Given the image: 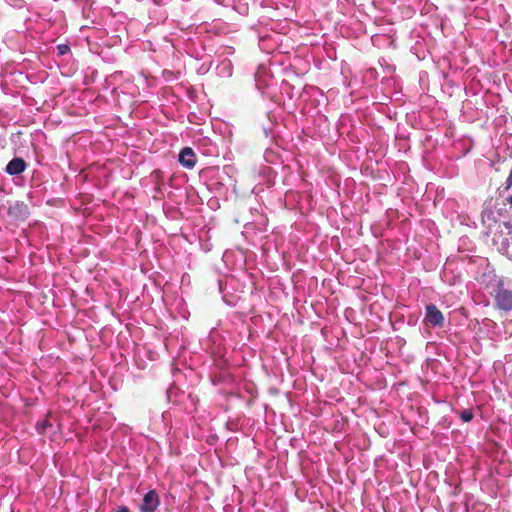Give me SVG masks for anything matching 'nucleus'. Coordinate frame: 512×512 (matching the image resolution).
I'll list each match as a JSON object with an SVG mask.
<instances>
[{
	"mask_svg": "<svg viewBox=\"0 0 512 512\" xmlns=\"http://www.w3.org/2000/svg\"><path fill=\"white\" fill-rule=\"evenodd\" d=\"M445 318L443 313L434 304H428L425 307L424 323L427 326L442 327L444 325Z\"/></svg>",
	"mask_w": 512,
	"mask_h": 512,
	"instance_id": "1",
	"label": "nucleus"
},
{
	"mask_svg": "<svg viewBox=\"0 0 512 512\" xmlns=\"http://www.w3.org/2000/svg\"><path fill=\"white\" fill-rule=\"evenodd\" d=\"M498 228L500 229L499 235H494L493 242L496 245H500L502 249L507 250L510 247V238L507 236L512 237V223L504 221L499 224Z\"/></svg>",
	"mask_w": 512,
	"mask_h": 512,
	"instance_id": "2",
	"label": "nucleus"
},
{
	"mask_svg": "<svg viewBox=\"0 0 512 512\" xmlns=\"http://www.w3.org/2000/svg\"><path fill=\"white\" fill-rule=\"evenodd\" d=\"M8 215L14 221H25L30 215V210L25 202L15 201L9 205Z\"/></svg>",
	"mask_w": 512,
	"mask_h": 512,
	"instance_id": "3",
	"label": "nucleus"
},
{
	"mask_svg": "<svg viewBox=\"0 0 512 512\" xmlns=\"http://www.w3.org/2000/svg\"><path fill=\"white\" fill-rule=\"evenodd\" d=\"M495 304L496 307L501 310H512V291L503 288L502 283H500L498 290L495 294Z\"/></svg>",
	"mask_w": 512,
	"mask_h": 512,
	"instance_id": "4",
	"label": "nucleus"
},
{
	"mask_svg": "<svg viewBox=\"0 0 512 512\" xmlns=\"http://www.w3.org/2000/svg\"><path fill=\"white\" fill-rule=\"evenodd\" d=\"M160 505V498L155 490L148 491L140 505V512H155Z\"/></svg>",
	"mask_w": 512,
	"mask_h": 512,
	"instance_id": "5",
	"label": "nucleus"
},
{
	"mask_svg": "<svg viewBox=\"0 0 512 512\" xmlns=\"http://www.w3.org/2000/svg\"><path fill=\"white\" fill-rule=\"evenodd\" d=\"M178 158L179 162L188 169H192L196 164V155L190 147L183 148Z\"/></svg>",
	"mask_w": 512,
	"mask_h": 512,
	"instance_id": "6",
	"label": "nucleus"
},
{
	"mask_svg": "<svg viewBox=\"0 0 512 512\" xmlns=\"http://www.w3.org/2000/svg\"><path fill=\"white\" fill-rule=\"evenodd\" d=\"M27 168V163L23 158L15 157L6 166L5 171L9 175H19Z\"/></svg>",
	"mask_w": 512,
	"mask_h": 512,
	"instance_id": "7",
	"label": "nucleus"
},
{
	"mask_svg": "<svg viewBox=\"0 0 512 512\" xmlns=\"http://www.w3.org/2000/svg\"><path fill=\"white\" fill-rule=\"evenodd\" d=\"M460 418L464 422H469L473 419V412L471 410L465 409L460 412Z\"/></svg>",
	"mask_w": 512,
	"mask_h": 512,
	"instance_id": "8",
	"label": "nucleus"
},
{
	"mask_svg": "<svg viewBox=\"0 0 512 512\" xmlns=\"http://www.w3.org/2000/svg\"><path fill=\"white\" fill-rule=\"evenodd\" d=\"M505 184H506V187H505L506 189H509L512 187V170L510 171Z\"/></svg>",
	"mask_w": 512,
	"mask_h": 512,
	"instance_id": "9",
	"label": "nucleus"
},
{
	"mask_svg": "<svg viewBox=\"0 0 512 512\" xmlns=\"http://www.w3.org/2000/svg\"><path fill=\"white\" fill-rule=\"evenodd\" d=\"M114 512H131L127 506H119Z\"/></svg>",
	"mask_w": 512,
	"mask_h": 512,
	"instance_id": "10",
	"label": "nucleus"
},
{
	"mask_svg": "<svg viewBox=\"0 0 512 512\" xmlns=\"http://www.w3.org/2000/svg\"><path fill=\"white\" fill-rule=\"evenodd\" d=\"M58 48H59V50H60V53H61V54H64V53H65V51L68 49V47H67V46H64V47L59 46Z\"/></svg>",
	"mask_w": 512,
	"mask_h": 512,
	"instance_id": "11",
	"label": "nucleus"
},
{
	"mask_svg": "<svg viewBox=\"0 0 512 512\" xmlns=\"http://www.w3.org/2000/svg\"><path fill=\"white\" fill-rule=\"evenodd\" d=\"M507 203L512 207V195L506 199Z\"/></svg>",
	"mask_w": 512,
	"mask_h": 512,
	"instance_id": "12",
	"label": "nucleus"
}]
</instances>
